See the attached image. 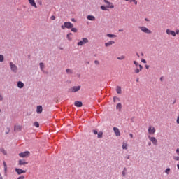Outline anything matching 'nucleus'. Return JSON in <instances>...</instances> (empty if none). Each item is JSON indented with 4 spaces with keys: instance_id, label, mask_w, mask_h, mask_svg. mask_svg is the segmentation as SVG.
<instances>
[{
    "instance_id": "obj_1",
    "label": "nucleus",
    "mask_w": 179,
    "mask_h": 179,
    "mask_svg": "<svg viewBox=\"0 0 179 179\" xmlns=\"http://www.w3.org/2000/svg\"><path fill=\"white\" fill-rule=\"evenodd\" d=\"M106 6H101V10H108V9H114V4L108 0H103Z\"/></svg>"
},
{
    "instance_id": "obj_26",
    "label": "nucleus",
    "mask_w": 179,
    "mask_h": 179,
    "mask_svg": "<svg viewBox=\"0 0 179 179\" xmlns=\"http://www.w3.org/2000/svg\"><path fill=\"white\" fill-rule=\"evenodd\" d=\"M98 135V138H103V131H100L97 134Z\"/></svg>"
},
{
    "instance_id": "obj_22",
    "label": "nucleus",
    "mask_w": 179,
    "mask_h": 179,
    "mask_svg": "<svg viewBox=\"0 0 179 179\" xmlns=\"http://www.w3.org/2000/svg\"><path fill=\"white\" fill-rule=\"evenodd\" d=\"M74 106H76V107H82L83 103L81 101H76Z\"/></svg>"
},
{
    "instance_id": "obj_16",
    "label": "nucleus",
    "mask_w": 179,
    "mask_h": 179,
    "mask_svg": "<svg viewBox=\"0 0 179 179\" xmlns=\"http://www.w3.org/2000/svg\"><path fill=\"white\" fill-rule=\"evenodd\" d=\"M36 113L38 114H41V113H43V106H38L37 108H36Z\"/></svg>"
},
{
    "instance_id": "obj_50",
    "label": "nucleus",
    "mask_w": 179,
    "mask_h": 179,
    "mask_svg": "<svg viewBox=\"0 0 179 179\" xmlns=\"http://www.w3.org/2000/svg\"><path fill=\"white\" fill-rule=\"evenodd\" d=\"M145 68H146V69H149V66L148 65H145Z\"/></svg>"
},
{
    "instance_id": "obj_5",
    "label": "nucleus",
    "mask_w": 179,
    "mask_h": 179,
    "mask_svg": "<svg viewBox=\"0 0 179 179\" xmlns=\"http://www.w3.org/2000/svg\"><path fill=\"white\" fill-rule=\"evenodd\" d=\"M87 43H89V40L86 38H84L80 42H78L77 45L79 46H82L85 45V44H87Z\"/></svg>"
},
{
    "instance_id": "obj_42",
    "label": "nucleus",
    "mask_w": 179,
    "mask_h": 179,
    "mask_svg": "<svg viewBox=\"0 0 179 179\" xmlns=\"http://www.w3.org/2000/svg\"><path fill=\"white\" fill-rule=\"evenodd\" d=\"M17 179H24V176H21Z\"/></svg>"
},
{
    "instance_id": "obj_60",
    "label": "nucleus",
    "mask_w": 179,
    "mask_h": 179,
    "mask_svg": "<svg viewBox=\"0 0 179 179\" xmlns=\"http://www.w3.org/2000/svg\"><path fill=\"white\" fill-rule=\"evenodd\" d=\"M119 31H122V29H119Z\"/></svg>"
},
{
    "instance_id": "obj_13",
    "label": "nucleus",
    "mask_w": 179,
    "mask_h": 179,
    "mask_svg": "<svg viewBox=\"0 0 179 179\" xmlns=\"http://www.w3.org/2000/svg\"><path fill=\"white\" fill-rule=\"evenodd\" d=\"M113 131L117 136H121V132H120L119 128L113 127Z\"/></svg>"
},
{
    "instance_id": "obj_31",
    "label": "nucleus",
    "mask_w": 179,
    "mask_h": 179,
    "mask_svg": "<svg viewBox=\"0 0 179 179\" xmlns=\"http://www.w3.org/2000/svg\"><path fill=\"white\" fill-rule=\"evenodd\" d=\"M71 31H73V33H76L78 31V29L72 27Z\"/></svg>"
},
{
    "instance_id": "obj_53",
    "label": "nucleus",
    "mask_w": 179,
    "mask_h": 179,
    "mask_svg": "<svg viewBox=\"0 0 179 179\" xmlns=\"http://www.w3.org/2000/svg\"><path fill=\"white\" fill-rule=\"evenodd\" d=\"M152 145V143H148V146H150Z\"/></svg>"
},
{
    "instance_id": "obj_63",
    "label": "nucleus",
    "mask_w": 179,
    "mask_h": 179,
    "mask_svg": "<svg viewBox=\"0 0 179 179\" xmlns=\"http://www.w3.org/2000/svg\"><path fill=\"white\" fill-rule=\"evenodd\" d=\"M0 113H1V109H0Z\"/></svg>"
},
{
    "instance_id": "obj_24",
    "label": "nucleus",
    "mask_w": 179,
    "mask_h": 179,
    "mask_svg": "<svg viewBox=\"0 0 179 179\" xmlns=\"http://www.w3.org/2000/svg\"><path fill=\"white\" fill-rule=\"evenodd\" d=\"M107 37H109L110 38H114L117 37V35L111 34H107Z\"/></svg>"
},
{
    "instance_id": "obj_27",
    "label": "nucleus",
    "mask_w": 179,
    "mask_h": 179,
    "mask_svg": "<svg viewBox=\"0 0 179 179\" xmlns=\"http://www.w3.org/2000/svg\"><path fill=\"white\" fill-rule=\"evenodd\" d=\"M66 73H68L69 75L72 74V70H71L70 69H67L66 70Z\"/></svg>"
},
{
    "instance_id": "obj_7",
    "label": "nucleus",
    "mask_w": 179,
    "mask_h": 179,
    "mask_svg": "<svg viewBox=\"0 0 179 179\" xmlns=\"http://www.w3.org/2000/svg\"><path fill=\"white\" fill-rule=\"evenodd\" d=\"M156 132V129L152 126H149L148 127V134L149 135H155V133Z\"/></svg>"
},
{
    "instance_id": "obj_3",
    "label": "nucleus",
    "mask_w": 179,
    "mask_h": 179,
    "mask_svg": "<svg viewBox=\"0 0 179 179\" xmlns=\"http://www.w3.org/2000/svg\"><path fill=\"white\" fill-rule=\"evenodd\" d=\"M62 29H72V27H73V24H72L71 22H64V25H62Z\"/></svg>"
},
{
    "instance_id": "obj_34",
    "label": "nucleus",
    "mask_w": 179,
    "mask_h": 179,
    "mask_svg": "<svg viewBox=\"0 0 179 179\" xmlns=\"http://www.w3.org/2000/svg\"><path fill=\"white\" fill-rule=\"evenodd\" d=\"M127 144L126 143H123L122 149H127Z\"/></svg>"
},
{
    "instance_id": "obj_47",
    "label": "nucleus",
    "mask_w": 179,
    "mask_h": 179,
    "mask_svg": "<svg viewBox=\"0 0 179 179\" xmlns=\"http://www.w3.org/2000/svg\"><path fill=\"white\" fill-rule=\"evenodd\" d=\"M129 136H130V138H134V134H129Z\"/></svg>"
},
{
    "instance_id": "obj_39",
    "label": "nucleus",
    "mask_w": 179,
    "mask_h": 179,
    "mask_svg": "<svg viewBox=\"0 0 179 179\" xmlns=\"http://www.w3.org/2000/svg\"><path fill=\"white\" fill-rule=\"evenodd\" d=\"M1 152H2V153H3V155H6V151H5V150H3V148H1Z\"/></svg>"
},
{
    "instance_id": "obj_49",
    "label": "nucleus",
    "mask_w": 179,
    "mask_h": 179,
    "mask_svg": "<svg viewBox=\"0 0 179 179\" xmlns=\"http://www.w3.org/2000/svg\"><path fill=\"white\" fill-rule=\"evenodd\" d=\"M176 153H177L178 155H179V148H178V149L176 150Z\"/></svg>"
},
{
    "instance_id": "obj_32",
    "label": "nucleus",
    "mask_w": 179,
    "mask_h": 179,
    "mask_svg": "<svg viewBox=\"0 0 179 179\" xmlns=\"http://www.w3.org/2000/svg\"><path fill=\"white\" fill-rule=\"evenodd\" d=\"M40 68H41V71H43L44 69V64L43 63H40Z\"/></svg>"
},
{
    "instance_id": "obj_28",
    "label": "nucleus",
    "mask_w": 179,
    "mask_h": 179,
    "mask_svg": "<svg viewBox=\"0 0 179 179\" xmlns=\"http://www.w3.org/2000/svg\"><path fill=\"white\" fill-rule=\"evenodd\" d=\"M3 166H4V171H7L8 166L6 165V162H3Z\"/></svg>"
},
{
    "instance_id": "obj_25",
    "label": "nucleus",
    "mask_w": 179,
    "mask_h": 179,
    "mask_svg": "<svg viewBox=\"0 0 179 179\" xmlns=\"http://www.w3.org/2000/svg\"><path fill=\"white\" fill-rule=\"evenodd\" d=\"M71 36H72V33L67 34V38H68V40H69V41H71L72 40V37H71Z\"/></svg>"
},
{
    "instance_id": "obj_12",
    "label": "nucleus",
    "mask_w": 179,
    "mask_h": 179,
    "mask_svg": "<svg viewBox=\"0 0 179 179\" xmlns=\"http://www.w3.org/2000/svg\"><path fill=\"white\" fill-rule=\"evenodd\" d=\"M15 171L19 176H20V174H24V173H26L25 170H22V169L17 168L15 169Z\"/></svg>"
},
{
    "instance_id": "obj_10",
    "label": "nucleus",
    "mask_w": 179,
    "mask_h": 179,
    "mask_svg": "<svg viewBox=\"0 0 179 179\" xmlns=\"http://www.w3.org/2000/svg\"><path fill=\"white\" fill-rule=\"evenodd\" d=\"M10 66L11 71H13V72H17V66H16V65L13 64V63L12 62H10Z\"/></svg>"
},
{
    "instance_id": "obj_20",
    "label": "nucleus",
    "mask_w": 179,
    "mask_h": 179,
    "mask_svg": "<svg viewBox=\"0 0 179 179\" xmlns=\"http://www.w3.org/2000/svg\"><path fill=\"white\" fill-rule=\"evenodd\" d=\"M116 92L117 93V94H121V93H122L121 87H120V86L116 87Z\"/></svg>"
},
{
    "instance_id": "obj_29",
    "label": "nucleus",
    "mask_w": 179,
    "mask_h": 179,
    "mask_svg": "<svg viewBox=\"0 0 179 179\" xmlns=\"http://www.w3.org/2000/svg\"><path fill=\"white\" fill-rule=\"evenodd\" d=\"M113 101L115 103L117 101H120V98L117 97V96H115L113 98Z\"/></svg>"
},
{
    "instance_id": "obj_36",
    "label": "nucleus",
    "mask_w": 179,
    "mask_h": 179,
    "mask_svg": "<svg viewBox=\"0 0 179 179\" xmlns=\"http://www.w3.org/2000/svg\"><path fill=\"white\" fill-rule=\"evenodd\" d=\"M0 62H3V55H0Z\"/></svg>"
},
{
    "instance_id": "obj_2",
    "label": "nucleus",
    "mask_w": 179,
    "mask_h": 179,
    "mask_svg": "<svg viewBox=\"0 0 179 179\" xmlns=\"http://www.w3.org/2000/svg\"><path fill=\"white\" fill-rule=\"evenodd\" d=\"M134 64L136 66V68L134 69V73H139V72L143 69V66L139 64V63H138L136 61H134Z\"/></svg>"
},
{
    "instance_id": "obj_40",
    "label": "nucleus",
    "mask_w": 179,
    "mask_h": 179,
    "mask_svg": "<svg viewBox=\"0 0 179 179\" xmlns=\"http://www.w3.org/2000/svg\"><path fill=\"white\" fill-rule=\"evenodd\" d=\"M173 160H176L177 162H178L179 157H173Z\"/></svg>"
},
{
    "instance_id": "obj_52",
    "label": "nucleus",
    "mask_w": 179,
    "mask_h": 179,
    "mask_svg": "<svg viewBox=\"0 0 179 179\" xmlns=\"http://www.w3.org/2000/svg\"><path fill=\"white\" fill-rule=\"evenodd\" d=\"M122 176H125V171H122Z\"/></svg>"
},
{
    "instance_id": "obj_57",
    "label": "nucleus",
    "mask_w": 179,
    "mask_h": 179,
    "mask_svg": "<svg viewBox=\"0 0 179 179\" xmlns=\"http://www.w3.org/2000/svg\"><path fill=\"white\" fill-rule=\"evenodd\" d=\"M145 20H146V22H148V18H145Z\"/></svg>"
},
{
    "instance_id": "obj_44",
    "label": "nucleus",
    "mask_w": 179,
    "mask_h": 179,
    "mask_svg": "<svg viewBox=\"0 0 179 179\" xmlns=\"http://www.w3.org/2000/svg\"><path fill=\"white\" fill-rule=\"evenodd\" d=\"M93 133L94 134V135H97V134H98L96 130H93Z\"/></svg>"
},
{
    "instance_id": "obj_23",
    "label": "nucleus",
    "mask_w": 179,
    "mask_h": 179,
    "mask_svg": "<svg viewBox=\"0 0 179 179\" xmlns=\"http://www.w3.org/2000/svg\"><path fill=\"white\" fill-rule=\"evenodd\" d=\"M117 110H119V111H121V109L122 108V106L121 105V103H119L116 106Z\"/></svg>"
},
{
    "instance_id": "obj_18",
    "label": "nucleus",
    "mask_w": 179,
    "mask_h": 179,
    "mask_svg": "<svg viewBox=\"0 0 179 179\" xmlns=\"http://www.w3.org/2000/svg\"><path fill=\"white\" fill-rule=\"evenodd\" d=\"M113 44H115V42L114 41H108V43H105V45L106 47H110V45H113Z\"/></svg>"
},
{
    "instance_id": "obj_62",
    "label": "nucleus",
    "mask_w": 179,
    "mask_h": 179,
    "mask_svg": "<svg viewBox=\"0 0 179 179\" xmlns=\"http://www.w3.org/2000/svg\"><path fill=\"white\" fill-rule=\"evenodd\" d=\"M73 21H74V20L73 19V20H72V22H73Z\"/></svg>"
},
{
    "instance_id": "obj_46",
    "label": "nucleus",
    "mask_w": 179,
    "mask_h": 179,
    "mask_svg": "<svg viewBox=\"0 0 179 179\" xmlns=\"http://www.w3.org/2000/svg\"><path fill=\"white\" fill-rule=\"evenodd\" d=\"M175 33H176V34H179V30H178V29H176Z\"/></svg>"
},
{
    "instance_id": "obj_37",
    "label": "nucleus",
    "mask_w": 179,
    "mask_h": 179,
    "mask_svg": "<svg viewBox=\"0 0 179 179\" xmlns=\"http://www.w3.org/2000/svg\"><path fill=\"white\" fill-rule=\"evenodd\" d=\"M94 62L95 65H100V62H99V60H95Z\"/></svg>"
},
{
    "instance_id": "obj_19",
    "label": "nucleus",
    "mask_w": 179,
    "mask_h": 179,
    "mask_svg": "<svg viewBox=\"0 0 179 179\" xmlns=\"http://www.w3.org/2000/svg\"><path fill=\"white\" fill-rule=\"evenodd\" d=\"M14 131H22V126H20V125H15L14 127Z\"/></svg>"
},
{
    "instance_id": "obj_8",
    "label": "nucleus",
    "mask_w": 179,
    "mask_h": 179,
    "mask_svg": "<svg viewBox=\"0 0 179 179\" xmlns=\"http://www.w3.org/2000/svg\"><path fill=\"white\" fill-rule=\"evenodd\" d=\"M166 34L168 36H173V37H176V31L170 30L169 29H167L166 31Z\"/></svg>"
},
{
    "instance_id": "obj_51",
    "label": "nucleus",
    "mask_w": 179,
    "mask_h": 179,
    "mask_svg": "<svg viewBox=\"0 0 179 179\" xmlns=\"http://www.w3.org/2000/svg\"><path fill=\"white\" fill-rule=\"evenodd\" d=\"M141 57H143L145 55L143 54V52H141Z\"/></svg>"
},
{
    "instance_id": "obj_43",
    "label": "nucleus",
    "mask_w": 179,
    "mask_h": 179,
    "mask_svg": "<svg viewBox=\"0 0 179 179\" xmlns=\"http://www.w3.org/2000/svg\"><path fill=\"white\" fill-rule=\"evenodd\" d=\"M141 62H143V64H146V61L144 59H141Z\"/></svg>"
},
{
    "instance_id": "obj_9",
    "label": "nucleus",
    "mask_w": 179,
    "mask_h": 179,
    "mask_svg": "<svg viewBox=\"0 0 179 179\" xmlns=\"http://www.w3.org/2000/svg\"><path fill=\"white\" fill-rule=\"evenodd\" d=\"M79 90H80V86H74L71 89L70 92L76 93V92H79Z\"/></svg>"
},
{
    "instance_id": "obj_30",
    "label": "nucleus",
    "mask_w": 179,
    "mask_h": 179,
    "mask_svg": "<svg viewBox=\"0 0 179 179\" xmlns=\"http://www.w3.org/2000/svg\"><path fill=\"white\" fill-rule=\"evenodd\" d=\"M34 127H36V128H38V127H40V124H38V122H35L34 123Z\"/></svg>"
},
{
    "instance_id": "obj_14",
    "label": "nucleus",
    "mask_w": 179,
    "mask_h": 179,
    "mask_svg": "<svg viewBox=\"0 0 179 179\" xmlns=\"http://www.w3.org/2000/svg\"><path fill=\"white\" fill-rule=\"evenodd\" d=\"M18 164L19 166H24L25 164H29V162H26L24 159H20Z\"/></svg>"
},
{
    "instance_id": "obj_45",
    "label": "nucleus",
    "mask_w": 179,
    "mask_h": 179,
    "mask_svg": "<svg viewBox=\"0 0 179 179\" xmlns=\"http://www.w3.org/2000/svg\"><path fill=\"white\" fill-rule=\"evenodd\" d=\"M176 122H177V124H179V115H178V118L176 120Z\"/></svg>"
},
{
    "instance_id": "obj_56",
    "label": "nucleus",
    "mask_w": 179,
    "mask_h": 179,
    "mask_svg": "<svg viewBox=\"0 0 179 179\" xmlns=\"http://www.w3.org/2000/svg\"><path fill=\"white\" fill-rule=\"evenodd\" d=\"M136 55L139 58V54L136 53Z\"/></svg>"
},
{
    "instance_id": "obj_33",
    "label": "nucleus",
    "mask_w": 179,
    "mask_h": 179,
    "mask_svg": "<svg viewBox=\"0 0 179 179\" xmlns=\"http://www.w3.org/2000/svg\"><path fill=\"white\" fill-rule=\"evenodd\" d=\"M117 59L122 61V59H125V56H121V57H117Z\"/></svg>"
},
{
    "instance_id": "obj_17",
    "label": "nucleus",
    "mask_w": 179,
    "mask_h": 179,
    "mask_svg": "<svg viewBox=\"0 0 179 179\" xmlns=\"http://www.w3.org/2000/svg\"><path fill=\"white\" fill-rule=\"evenodd\" d=\"M87 19L88 20H91L92 22H94V20H96V17L93 16V15H88L87 17Z\"/></svg>"
},
{
    "instance_id": "obj_21",
    "label": "nucleus",
    "mask_w": 179,
    "mask_h": 179,
    "mask_svg": "<svg viewBox=\"0 0 179 179\" xmlns=\"http://www.w3.org/2000/svg\"><path fill=\"white\" fill-rule=\"evenodd\" d=\"M24 86V84L22 82L19 81V82L17 83V87H19L20 89L23 88Z\"/></svg>"
},
{
    "instance_id": "obj_15",
    "label": "nucleus",
    "mask_w": 179,
    "mask_h": 179,
    "mask_svg": "<svg viewBox=\"0 0 179 179\" xmlns=\"http://www.w3.org/2000/svg\"><path fill=\"white\" fill-rule=\"evenodd\" d=\"M28 1L31 6H33L34 8H37V4L36 3V1L34 0H28Z\"/></svg>"
},
{
    "instance_id": "obj_41",
    "label": "nucleus",
    "mask_w": 179,
    "mask_h": 179,
    "mask_svg": "<svg viewBox=\"0 0 179 179\" xmlns=\"http://www.w3.org/2000/svg\"><path fill=\"white\" fill-rule=\"evenodd\" d=\"M51 20H55V16L52 15L51 17H50Z\"/></svg>"
},
{
    "instance_id": "obj_35",
    "label": "nucleus",
    "mask_w": 179,
    "mask_h": 179,
    "mask_svg": "<svg viewBox=\"0 0 179 179\" xmlns=\"http://www.w3.org/2000/svg\"><path fill=\"white\" fill-rule=\"evenodd\" d=\"M129 2H134L135 5H138V1L136 0H129Z\"/></svg>"
},
{
    "instance_id": "obj_59",
    "label": "nucleus",
    "mask_w": 179,
    "mask_h": 179,
    "mask_svg": "<svg viewBox=\"0 0 179 179\" xmlns=\"http://www.w3.org/2000/svg\"><path fill=\"white\" fill-rule=\"evenodd\" d=\"M177 167H178V170H179V164L177 165Z\"/></svg>"
},
{
    "instance_id": "obj_6",
    "label": "nucleus",
    "mask_w": 179,
    "mask_h": 179,
    "mask_svg": "<svg viewBox=\"0 0 179 179\" xmlns=\"http://www.w3.org/2000/svg\"><path fill=\"white\" fill-rule=\"evenodd\" d=\"M20 157H29L30 156V152L25 151L19 154Z\"/></svg>"
},
{
    "instance_id": "obj_38",
    "label": "nucleus",
    "mask_w": 179,
    "mask_h": 179,
    "mask_svg": "<svg viewBox=\"0 0 179 179\" xmlns=\"http://www.w3.org/2000/svg\"><path fill=\"white\" fill-rule=\"evenodd\" d=\"M165 173H166V174H169V173H170V168L166 169Z\"/></svg>"
},
{
    "instance_id": "obj_61",
    "label": "nucleus",
    "mask_w": 179,
    "mask_h": 179,
    "mask_svg": "<svg viewBox=\"0 0 179 179\" xmlns=\"http://www.w3.org/2000/svg\"><path fill=\"white\" fill-rule=\"evenodd\" d=\"M124 1H126V2H128V1H129V0H124Z\"/></svg>"
},
{
    "instance_id": "obj_48",
    "label": "nucleus",
    "mask_w": 179,
    "mask_h": 179,
    "mask_svg": "<svg viewBox=\"0 0 179 179\" xmlns=\"http://www.w3.org/2000/svg\"><path fill=\"white\" fill-rule=\"evenodd\" d=\"M3 100V97H2V96L0 95V101Z\"/></svg>"
},
{
    "instance_id": "obj_54",
    "label": "nucleus",
    "mask_w": 179,
    "mask_h": 179,
    "mask_svg": "<svg viewBox=\"0 0 179 179\" xmlns=\"http://www.w3.org/2000/svg\"><path fill=\"white\" fill-rule=\"evenodd\" d=\"M0 179H3V178H2V175H1V174H0Z\"/></svg>"
},
{
    "instance_id": "obj_58",
    "label": "nucleus",
    "mask_w": 179,
    "mask_h": 179,
    "mask_svg": "<svg viewBox=\"0 0 179 179\" xmlns=\"http://www.w3.org/2000/svg\"><path fill=\"white\" fill-rule=\"evenodd\" d=\"M127 159H129V155H128V156L127 157Z\"/></svg>"
},
{
    "instance_id": "obj_4",
    "label": "nucleus",
    "mask_w": 179,
    "mask_h": 179,
    "mask_svg": "<svg viewBox=\"0 0 179 179\" xmlns=\"http://www.w3.org/2000/svg\"><path fill=\"white\" fill-rule=\"evenodd\" d=\"M138 29H140L143 33H145L146 34H152V31L146 28V27H139Z\"/></svg>"
},
{
    "instance_id": "obj_55",
    "label": "nucleus",
    "mask_w": 179,
    "mask_h": 179,
    "mask_svg": "<svg viewBox=\"0 0 179 179\" xmlns=\"http://www.w3.org/2000/svg\"><path fill=\"white\" fill-rule=\"evenodd\" d=\"M160 80L163 81V77L160 78Z\"/></svg>"
},
{
    "instance_id": "obj_11",
    "label": "nucleus",
    "mask_w": 179,
    "mask_h": 179,
    "mask_svg": "<svg viewBox=\"0 0 179 179\" xmlns=\"http://www.w3.org/2000/svg\"><path fill=\"white\" fill-rule=\"evenodd\" d=\"M148 139L153 143V145H157V139H156L155 137H152L150 136H148Z\"/></svg>"
}]
</instances>
